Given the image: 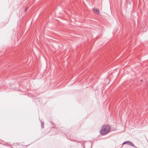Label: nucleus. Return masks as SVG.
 Returning a JSON list of instances; mask_svg holds the SVG:
<instances>
[{
	"label": "nucleus",
	"instance_id": "nucleus-10",
	"mask_svg": "<svg viewBox=\"0 0 148 148\" xmlns=\"http://www.w3.org/2000/svg\"><path fill=\"white\" fill-rule=\"evenodd\" d=\"M27 8H26V9H25V12H26L27 11Z\"/></svg>",
	"mask_w": 148,
	"mask_h": 148
},
{
	"label": "nucleus",
	"instance_id": "nucleus-6",
	"mask_svg": "<svg viewBox=\"0 0 148 148\" xmlns=\"http://www.w3.org/2000/svg\"><path fill=\"white\" fill-rule=\"evenodd\" d=\"M82 146L83 147V148H85L84 144V143H82Z\"/></svg>",
	"mask_w": 148,
	"mask_h": 148
},
{
	"label": "nucleus",
	"instance_id": "nucleus-3",
	"mask_svg": "<svg viewBox=\"0 0 148 148\" xmlns=\"http://www.w3.org/2000/svg\"><path fill=\"white\" fill-rule=\"evenodd\" d=\"M127 145L132 146H134V144L130 141H127Z\"/></svg>",
	"mask_w": 148,
	"mask_h": 148
},
{
	"label": "nucleus",
	"instance_id": "nucleus-13",
	"mask_svg": "<svg viewBox=\"0 0 148 148\" xmlns=\"http://www.w3.org/2000/svg\"><path fill=\"white\" fill-rule=\"evenodd\" d=\"M29 145H26V146H28Z\"/></svg>",
	"mask_w": 148,
	"mask_h": 148
},
{
	"label": "nucleus",
	"instance_id": "nucleus-2",
	"mask_svg": "<svg viewBox=\"0 0 148 148\" xmlns=\"http://www.w3.org/2000/svg\"><path fill=\"white\" fill-rule=\"evenodd\" d=\"M92 10L94 12L97 14H99L100 13V10L99 9H96L95 8H93L92 9Z\"/></svg>",
	"mask_w": 148,
	"mask_h": 148
},
{
	"label": "nucleus",
	"instance_id": "nucleus-1",
	"mask_svg": "<svg viewBox=\"0 0 148 148\" xmlns=\"http://www.w3.org/2000/svg\"><path fill=\"white\" fill-rule=\"evenodd\" d=\"M110 127L108 125H104L101 127L100 131L101 134L104 135L110 132Z\"/></svg>",
	"mask_w": 148,
	"mask_h": 148
},
{
	"label": "nucleus",
	"instance_id": "nucleus-4",
	"mask_svg": "<svg viewBox=\"0 0 148 148\" xmlns=\"http://www.w3.org/2000/svg\"><path fill=\"white\" fill-rule=\"evenodd\" d=\"M40 122L41 123V127L42 128H44V123L42 122L40 120Z\"/></svg>",
	"mask_w": 148,
	"mask_h": 148
},
{
	"label": "nucleus",
	"instance_id": "nucleus-9",
	"mask_svg": "<svg viewBox=\"0 0 148 148\" xmlns=\"http://www.w3.org/2000/svg\"><path fill=\"white\" fill-rule=\"evenodd\" d=\"M71 141H73V142H76V140H71Z\"/></svg>",
	"mask_w": 148,
	"mask_h": 148
},
{
	"label": "nucleus",
	"instance_id": "nucleus-14",
	"mask_svg": "<svg viewBox=\"0 0 148 148\" xmlns=\"http://www.w3.org/2000/svg\"><path fill=\"white\" fill-rule=\"evenodd\" d=\"M11 148H13V147H12L11 146Z\"/></svg>",
	"mask_w": 148,
	"mask_h": 148
},
{
	"label": "nucleus",
	"instance_id": "nucleus-5",
	"mask_svg": "<svg viewBox=\"0 0 148 148\" xmlns=\"http://www.w3.org/2000/svg\"><path fill=\"white\" fill-rule=\"evenodd\" d=\"M127 142H128L127 141L124 142L123 143L122 145L121 146V147L120 148H121L124 145L126 144H127Z\"/></svg>",
	"mask_w": 148,
	"mask_h": 148
},
{
	"label": "nucleus",
	"instance_id": "nucleus-12",
	"mask_svg": "<svg viewBox=\"0 0 148 148\" xmlns=\"http://www.w3.org/2000/svg\"><path fill=\"white\" fill-rule=\"evenodd\" d=\"M18 144V145L19 144L18 143H17Z\"/></svg>",
	"mask_w": 148,
	"mask_h": 148
},
{
	"label": "nucleus",
	"instance_id": "nucleus-8",
	"mask_svg": "<svg viewBox=\"0 0 148 148\" xmlns=\"http://www.w3.org/2000/svg\"><path fill=\"white\" fill-rule=\"evenodd\" d=\"M76 142H77V143H81L82 141H77V140H76Z\"/></svg>",
	"mask_w": 148,
	"mask_h": 148
},
{
	"label": "nucleus",
	"instance_id": "nucleus-7",
	"mask_svg": "<svg viewBox=\"0 0 148 148\" xmlns=\"http://www.w3.org/2000/svg\"><path fill=\"white\" fill-rule=\"evenodd\" d=\"M50 123L53 125L54 126L55 125V124H54L53 122L51 121Z\"/></svg>",
	"mask_w": 148,
	"mask_h": 148
},
{
	"label": "nucleus",
	"instance_id": "nucleus-11",
	"mask_svg": "<svg viewBox=\"0 0 148 148\" xmlns=\"http://www.w3.org/2000/svg\"><path fill=\"white\" fill-rule=\"evenodd\" d=\"M143 81V80H142V79H141V80H140V82H142V81Z\"/></svg>",
	"mask_w": 148,
	"mask_h": 148
}]
</instances>
